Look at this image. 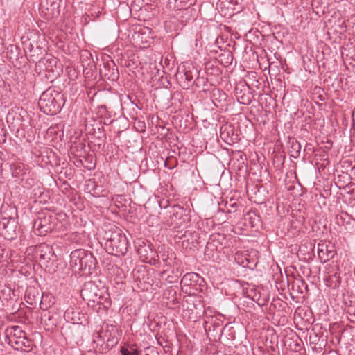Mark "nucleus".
<instances>
[{
  "instance_id": "nucleus-3",
  "label": "nucleus",
  "mask_w": 355,
  "mask_h": 355,
  "mask_svg": "<svg viewBox=\"0 0 355 355\" xmlns=\"http://www.w3.org/2000/svg\"><path fill=\"white\" fill-rule=\"evenodd\" d=\"M97 261L93 254L84 249H76L71 252L69 266L75 272L91 274L95 270Z\"/></svg>"
},
{
  "instance_id": "nucleus-22",
  "label": "nucleus",
  "mask_w": 355,
  "mask_h": 355,
  "mask_svg": "<svg viewBox=\"0 0 355 355\" xmlns=\"http://www.w3.org/2000/svg\"><path fill=\"white\" fill-rule=\"evenodd\" d=\"M347 318L352 323H355V308L349 307L347 310Z\"/></svg>"
},
{
  "instance_id": "nucleus-23",
  "label": "nucleus",
  "mask_w": 355,
  "mask_h": 355,
  "mask_svg": "<svg viewBox=\"0 0 355 355\" xmlns=\"http://www.w3.org/2000/svg\"><path fill=\"white\" fill-rule=\"evenodd\" d=\"M291 148L295 150V155H293L294 157H297L299 156L301 149L300 144L297 141H295V143H293Z\"/></svg>"
},
{
  "instance_id": "nucleus-17",
  "label": "nucleus",
  "mask_w": 355,
  "mask_h": 355,
  "mask_svg": "<svg viewBox=\"0 0 355 355\" xmlns=\"http://www.w3.org/2000/svg\"><path fill=\"white\" fill-rule=\"evenodd\" d=\"M81 60L83 63V67L84 68H90L92 69V67L94 66V61L92 59V54L85 51L81 54Z\"/></svg>"
},
{
  "instance_id": "nucleus-21",
  "label": "nucleus",
  "mask_w": 355,
  "mask_h": 355,
  "mask_svg": "<svg viewBox=\"0 0 355 355\" xmlns=\"http://www.w3.org/2000/svg\"><path fill=\"white\" fill-rule=\"evenodd\" d=\"M177 3V6L180 8L184 9V12H188L186 8H189L191 6L193 5L196 2V0H175Z\"/></svg>"
},
{
  "instance_id": "nucleus-29",
  "label": "nucleus",
  "mask_w": 355,
  "mask_h": 355,
  "mask_svg": "<svg viewBox=\"0 0 355 355\" xmlns=\"http://www.w3.org/2000/svg\"><path fill=\"white\" fill-rule=\"evenodd\" d=\"M53 15H54V13H53V12H52V13H51V14H48V15H49V16H48V18L52 17L53 16Z\"/></svg>"
},
{
  "instance_id": "nucleus-7",
  "label": "nucleus",
  "mask_w": 355,
  "mask_h": 355,
  "mask_svg": "<svg viewBox=\"0 0 355 355\" xmlns=\"http://www.w3.org/2000/svg\"><path fill=\"white\" fill-rule=\"evenodd\" d=\"M197 76V69L191 63L188 62L178 67L175 74L176 80L184 89H188L194 85V78Z\"/></svg>"
},
{
  "instance_id": "nucleus-12",
  "label": "nucleus",
  "mask_w": 355,
  "mask_h": 355,
  "mask_svg": "<svg viewBox=\"0 0 355 355\" xmlns=\"http://www.w3.org/2000/svg\"><path fill=\"white\" fill-rule=\"evenodd\" d=\"M329 248V246L324 243H319L318 244V254L320 260L322 263H326L331 259L334 258L336 252L332 249Z\"/></svg>"
},
{
  "instance_id": "nucleus-25",
  "label": "nucleus",
  "mask_w": 355,
  "mask_h": 355,
  "mask_svg": "<svg viewBox=\"0 0 355 355\" xmlns=\"http://www.w3.org/2000/svg\"><path fill=\"white\" fill-rule=\"evenodd\" d=\"M234 57L232 53L229 52L227 54L226 58H225V64L230 65L232 63Z\"/></svg>"
},
{
  "instance_id": "nucleus-1",
  "label": "nucleus",
  "mask_w": 355,
  "mask_h": 355,
  "mask_svg": "<svg viewBox=\"0 0 355 355\" xmlns=\"http://www.w3.org/2000/svg\"><path fill=\"white\" fill-rule=\"evenodd\" d=\"M67 223V216L64 212L56 214L41 211L34 220L33 229L35 234L42 236L55 230H60Z\"/></svg>"
},
{
  "instance_id": "nucleus-11",
  "label": "nucleus",
  "mask_w": 355,
  "mask_h": 355,
  "mask_svg": "<svg viewBox=\"0 0 355 355\" xmlns=\"http://www.w3.org/2000/svg\"><path fill=\"white\" fill-rule=\"evenodd\" d=\"M5 231L4 234L8 239H14L17 230V221L12 216L3 217L1 220Z\"/></svg>"
},
{
  "instance_id": "nucleus-18",
  "label": "nucleus",
  "mask_w": 355,
  "mask_h": 355,
  "mask_svg": "<svg viewBox=\"0 0 355 355\" xmlns=\"http://www.w3.org/2000/svg\"><path fill=\"white\" fill-rule=\"evenodd\" d=\"M122 355H138L139 352L135 345H125L121 347Z\"/></svg>"
},
{
  "instance_id": "nucleus-9",
  "label": "nucleus",
  "mask_w": 355,
  "mask_h": 355,
  "mask_svg": "<svg viewBox=\"0 0 355 355\" xmlns=\"http://www.w3.org/2000/svg\"><path fill=\"white\" fill-rule=\"evenodd\" d=\"M35 254L40 264L42 265H46L50 261H54L56 258L52 246L46 243H42L37 248Z\"/></svg>"
},
{
  "instance_id": "nucleus-26",
  "label": "nucleus",
  "mask_w": 355,
  "mask_h": 355,
  "mask_svg": "<svg viewBox=\"0 0 355 355\" xmlns=\"http://www.w3.org/2000/svg\"><path fill=\"white\" fill-rule=\"evenodd\" d=\"M176 209H177V211H176L177 214H182L183 212H185V210L180 206H177L176 207H174V211H175Z\"/></svg>"
},
{
  "instance_id": "nucleus-6",
  "label": "nucleus",
  "mask_w": 355,
  "mask_h": 355,
  "mask_svg": "<svg viewBox=\"0 0 355 355\" xmlns=\"http://www.w3.org/2000/svg\"><path fill=\"white\" fill-rule=\"evenodd\" d=\"M105 292V288L96 284L95 282L89 281L84 284L80 291L82 298L87 302L89 306H94L95 304H101V299Z\"/></svg>"
},
{
  "instance_id": "nucleus-4",
  "label": "nucleus",
  "mask_w": 355,
  "mask_h": 355,
  "mask_svg": "<svg viewBox=\"0 0 355 355\" xmlns=\"http://www.w3.org/2000/svg\"><path fill=\"white\" fill-rule=\"evenodd\" d=\"M64 105L63 95L54 88H49L41 94L38 105L40 110L47 115H55Z\"/></svg>"
},
{
  "instance_id": "nucleus-5",
  "label": "nucleus",
  "mask_w": 355,
  "mask_h": 355,
  "mask_svg": "<svg viewBox=\"0 0 355 355\" xmlns=\"http://www.w3.org/2000/svg\"><path fill=\"white\" fill-rule=\"evenodd\" d=\"M6 341L13 349L29 352L32 351L34 343L28 338L26 334L19 326H12L6 328L5 331Z\"/></svg>"
},
{
  "instance_id": "nucleus-13",
  "label": "nucleus",
  "mask_w": 355,
  "mask_h": 355,
  "mask_svg": "<svg viewBox=\"0 0 355 355\" xmlns=\"http://www.w3.org/2000/svg\"><path fill=\"white\" fill-rule=\"evenodd\" d=\"M100 73L111 80H116L119 78L118 69L112 61L111 63L104 64L103 69H100Z\"/></svg>"
},
{
  "instance_id": "nucleus-14",
  "label": "nucleus",
  "mask_w": 355,
  "mask_h": 355,
  "mask_svg": "<svg viewBox=\"0 0 355 355\" xmlns=\"http://www.w3.org/2000/svg\"><path fill=\"white\" fill-rule=\"evenodd\" d=\"M64 318L73 324H82L85 319V315L78 309L69 308L64 313Z\"/></svg>"
},
{
  "instance_id": "nucleus-30",
  "label": "nucleus",
  "mask_w": 355,
  "mask_h": 355,
  "mask_svg": "<svg viewBox=\"0 0 355 355\" xmlns=\"http://www.w3.org/2000/svg\"><path fill=\"white\" fill-rule=\"evenodd\" d=\"M146 355H148V354H146Z\"/></svg>"
},
{
  "instance_id": "nucleus-19",
  "label": "nucleus",
  "mask_w": 355,
  "mask_h": 355,
  "mask_svg": "<svg viewBox=\"0 0 355 355\" xmlns=\"http://www.w3.org/2000/svg\"><path fill=\"white\" fill-rule=\"evenodd\" d=\"M236 98L238 101L243 105H249L252 102V97L250 93L242 94V91L241 90L239 92H236Z\"/></svg>"
},
{
  "instance_id": "nucleus-27",
  "label": "nucleus",
  "mask_w": 355,
  "mask_h": 355,
  "mask_svg": "<svg viewBox=\"0 0 355 355\" xmlns=\"http://www.w3.org/2000/svg\"><path fill=\"white\" fill-rule=\"evenodd\" d=\"M58 3H55V2H53V3H51V10L52 11H53V10H55L58 9Z\"/></svg>"
},
{
  "instance_id": "nucleus-8",
  "label": "nucleus",
  "mask_w": 355,
  "mask_h": 355,
  "mask_svg": "<svg viewBox=\"0 0 355 355\" xmlns=\"http://www.w3.org/2000/svg\"><path fill=\"white\" fill-rule=\"evenodd\" d=\"M204 284V279L196 272L186 273L180 281L182 291L189 295L200 290Z\"/></svg>"
},
{
  "instance_id": "nucleus-28",
  "label": "nucleus",
  "mask_w": 355,
  "mask_h": 355,
  "mask_svg": "<svg viewBox=\"0 0 355 355\" xmlns=\"http://www.w3.org/2000/svg\"><path fill=\"white\" fill-rule=\"evenodd\" d=\"M35 57V55L34 54H31L30 55V60H31L33 62H35V59L34 58Z\"/></svg>"
},
{
  "instance_id": "nucleus-24",
  "label": "nucleus",
  "mask_w": 355,
  "mask_h": 355,
  "mask_svg": "<svg viewBox=\"0 0 355 355\" xmlns=\"http://www.w3.org/2000/svg\"><path fill=\"white\" fill-rule=\"evenodd\" d=\"M227 210L229 212L233 211H236V208H237V204L236 202H227Z\"/></svg>"
},
{
  "instance_id": "nucleus-20",
  "label": "nucleus",
  "mask_w": 355,
  "mask_h": 355,
  "mask_svg": "<svg viewBox=\"0 0 355 355\" xmlns=\"http://www.w3.org/2000/svg\"><path fill=\"white\" fill-rule=\"evenodd\" d=\"M244 259L245 260L242 261L241 265L245 268L253 269L257 263V260L253 258H250V256L248 254H245Z\"/></svg>"
},
{
  "instance_id": "nucleus-10",
  "label": "nucleus",
  "mask_w": 355,
  "mask_h": 355,
  "mask_svg": "<svg viewBox=\"0 0 355 355\" xmlns=\"http://www.w3.org/2000/svg\"><path fill=\"white\" fill-rule=\"evenodd\" d=\"M136 248L138 254L143 261H148L149 259H152L155 254L153 249V246L148 242L139 239L136 243Z\"/></svg>"
},
{
  "instance_id": "nucleus-16",
  "label": "nucleus",
  "mask_w": 355,
  "mask_h": 355,
  "mask_svg": "<svg viewBox=\"0 0 355 355\" xmlns=\"http://www.w3.org/2000/svg\"><path fill=\"white\" fill-rule=\"evenodd\" d=\"M58 60L52 57L49 59L46 60V70L49 71V73H52V76L53 78H56L60 75V73L61 71V69L60 66H57L58 64Z\"/></svg>"
},
{
  "instance_id": "nucleus-15",
  "label": "nucleus",
  "mask_w": 355,
  "mask_h": 355,
  "mask_svg": "<svg viewBox=\"0 0 355 355\" xmlns=\"http://www.w3.org/2000/svg\"><path fill=\"white\" fill-rule=\"evenodd\" d=\"M25 300L28 304L33 306L40 301V296L38 291L35 287H29L25 293Z\"/></svg>"
},
{
  "instance_id": "nucleus-2",
  "label": "nucleus",
  "mask_w": 355,
  "mask_h": 355,
  "mask_svg": "<svg viewBox=\"0 0 355 355\" xmlns=\"http://www.w3.org/2000/svg\"><path fill=\"white\" fill-rule=\"evenodd\" d=\"M105 250L116 257L124 256L129 248L128 241L123 231L116 226L106 230L104 234Z\"/></svg>"
}]
</instances>
